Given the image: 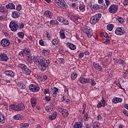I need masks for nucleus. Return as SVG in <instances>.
<instances>
[{
  "mask_svg": "<svg viewBox=\"0 0 128 128\" xmlns=\"http://www.w3.org/2000/svg\"><path fill=\"white\" fill-rule=\"evenodd\" d=\"M22 10V5L19 4L16 7V10Z\"/></svg>",
  "mask_w": 128,
  "mask_h": 128,
  "instance_id": "obj_63",
  "label": "nucleus"
},
{
  "mask_svg": "<svg viewBox=\"0 0 128 128\" xmlns=\"http://www.w3.org/2000/svg\"><path fill=\"white\" fill-rule=\"evenodd\" d=\"M39 44H40V46H44V40H40Z\"/></svg>",
  "mask_w": 128,
  "mask_h": 128,
  "instance_id": "obj_58",
  "label": "nucleus"
},
{
  "mask_svg": "<svg viewBox=\"0 0 128 128\" xmlns=\"http://www.w3.org/2000/svg\"><path fill=\"white\" fill-rule=\"evenodd\" d=\"M82 123L80 122H77L74 125V128H82Z\"/></svg>",
  "mask_w": 128,
  "mask_h": 128,
  "instance_id": "obj_28",
  "label": "nucleus"
},
{
  "mask_svg": "<svg viewBox=\"0 0 128 128\" xmlns=\"http://www.w3.org/2000/svg\"><path fill=\"white\" fill-rule=\"evenodd\" d=\"M24 49H23V51H21L20 52H19V56H21V58H22V56H24Z\"/></svg>",
  "mask_w": 128,
  "mask_h": 128,
  "instance_id": "obj_59",
  "label": "nucleus"
},
{
  "mask_svg": "<svg viewBox=\"0 0 128 128\" xmlns=\"http://www.w3.org/2000/svg\"><path fill=\"white\" fill-rule=\"evenodd\" d=\"M114 28V25L112 24H109L107 26L106 28L108 30H112V28Z\"/></svg>",
  "mask_w": 128,
  "mask_h": 128,
  "instance_id": "obj_41",
  "label": "nucleus"
},
{
  "mask_svg": "<svg viewBox=\"0 0 128 128\" xmlns=\"http://www.w3.org/2000/svg\"><path fill=\"white\" fill-rule=\"evenodd\" d=\"M34 64H38V68L40 70L41 72H44L46 70V68L50 63V60H46L44 57L40 56L38 58H35L34 59Z\"/></svg>",
  "mask_w": 128,
  "mask_h": 128,
  "instance_id": "obj_1",
  "label": "nucleus"
},
{
  "mask_svg": "<svg viewBox=\"0 0 128 128\" xmlns=\"http://www.w3.org/2000/svg\"><path fill=\"white\" fill-rule=\"evenodd\" d=\"M118 6L116 4H112L108 8L109 12L111 14H116V12H118Z\"/></svg>",
  "mask_w": 128,
  "mask_h": 128,
  "instance_id": "obj_7",
  "label": "nucleus"
},
{
  "mask_svg": "<svg viewBox=\"0 0 128 128\" xmlns=\"http://www.w3.org/2000/svg\"><path fill=\"white\" fill-rule=\"evenodd\" d=\"M123 4L124 6H128V0H124L123 1Z\"/></svg>",
  "mask_w": 128,
  "mask_h": 128,
  "instance_id": "obj_55",
  "label": "nucleus"
},
{
  "mask_svg": "<svg viewBox=\"0 0 128 128\" xmlns=\"http://www.w3.org/2000/svg\"><path fill=\"white\" fill-rule=\"evenodd\" d=\"M50 94L46 95L45 100H46V102H50Z\"/></svg>",
  "mask_w": 128,
  "mask_h": 128,
  "instance_id": "obj_51",
  "label": "nucleus"
},
{
  "mask_svg": "<svg viewBox=\"0 0 128 128\" xmlns=\"http://www.w3.org/2000/svg\"><path fill=\"white\" fill-rule=\"evenodd\" d=\"M24 23H20L18 24V27H17V30L18 28H19V30H22V28H24Z\"/></svg>",
  "mask_w": 128,
  "mask_h": 128,
  "instance_id": "obj_39",
  "label": "nucleus"
},
{
  "mask_svg": "<svg viewBox=\"0 0 128 128\" xmlns=\"http://www.w3.org/2000/svg\"><path fill=\"white\" fill-rule=\"evenodd\" d=\"M1 44L4 48L6 46H10V40L4 38L1 40Z\"/></svg>",
  "mask_w": 128,
  "mask_h": 128,
  "instance_id": "obj_13",
  "label": "nucleus"
},
{
  "mask_svg": "<svg viewBox=\"0 0 128 128\" xmlns=\"http://www.w3.org/2000/svg\"><path fill=\"white\" fill-rule=\"evenodd\" d=\"M62 24H64L65 26H68L70 24V22L67 20L64 19Z\"/></svg>",
  "mask_w": 128,
  "mask_h": 128,
  "instance_id": "obj_47",
  "label": "nucleus"
},
{
  "mask_svg": "<svg viewBox=\"0 0 128 128\" xmlns=\"http://www.w3.org/2000/svg\"><path fill=\"white\" fill-rule=\"evenodd\" d=\"M102 6H98L96 4H95L93 5L92 7V10H100V8H102Z\"/></svg>",
  "mask_w": 128,
  "mask_h": 128,
  "instance_id": "obj_27",
  "label": "nucleus"
},
{
  "mask_svg": "<svg viewBox=\"0 0 128 128\" xmlns=\"http://www.w3.org/2000/svg\"><path fill=\"white\" fill-rule=\"evenodd\" d=\"M8 10L5 8L4 6H0V12L2 14H6Z\"/></svg>",
  "mask_w": 128,
  "mask_h": 128,
  "instance_id": "obj_33",
  "label": "nucleus"
},
{
  "mask_svg": "<svg viewBox=\"0 0 128 128\" xmlns=\"http://www.w3.org/2000/svg\"><path fill=\"white\" fill-rule=\"evenodd\" d=\"M58 60L60 62L61 64H64V59L62 58H58Z\"/></svg>",
  "mask_w": 128,
  "mask_h": 128,
  "instance_id": "obj_49",
  "label": "nucleus"
},
{
  "mask_svg": "<svg viewBox=\"0 0 128 128\" xmlns=\"http://www.w3.org/2000/svg\"><path fill=\"white\" fill-rule=\"evenodd\" d=\"M6 76L10 78H14V72L12 70H6L4 72Z\"/></svg>",
  "mask_w": 128,
  "mask_h": 128,
  "instance_id": "obj_15",
  "label": "nucleus"
},
{
  "mask_svg": "<svg viewBox=\"0 0 128 128\" xmlns=\"http://www.w3.org/2000/svg\"><path fill=\"white\" fill-rule=\"evenodd\" d=\"M79 18L78 16H71V20H73V22H76V20H78Z\"/></svg>",
  "mask_w": 128,
  "mask_h": 128,
  "instance_id": "obj_42",
  "label": "nucleus"
},
{
  "mask_svg": "<svg viewBox=\"0 0 128 128\" xmlns=\"http://www.w3.org/2000/svg\"><path fill=\"white\" fill-rule=\"evenodd\" d=\"M66 46H68V48H70V50H74L76 48V46L74 44L70 43H68Z\"/></svg>",
  "mask_w": 128,
  "mask_h": 128,
  "instance_id": "obj_29",
  "label": "nucleus"
},
{
  "mask_svg": "<svg viewBox=\"0 0 128 128\" xmlns=\"http://www.w3.org/2000/svg\"><path fill=\"white\" fill-rule=\"evenodd\" d=\"M52 96L56 98V95L58 93V89L56 87H54L52 88Z\"/></svg>",
  "mask_w": 128,
  "mask_h": 128,
  "instance_id": "obj_18",
  "label": "nucleus"
},
{
  "mask_svg": "<svg viewBox=\"0 0 128 128\" xmlns=\"http://www.w3.org/2000/svg\"><path fill=\"white\" fill-rule=\"evenodd\" d=\"M79 10L80 12H84L86 10V6L84 3H80L79 5Z\"/></svg>",
  "mask_w": 128,
  "mask_h": 128,
  "instance_id": "obj_26",
  "label": "nucleus"
},
{
  "mask_svg": "<svg viewBox=\"0 0 128 128\" xmlns=\"http://www.w3.org/2000/svg\"><path fill=\"white\" fill-rule=\"evenodd\" d=\"M116 20H118V22L120 24H124V18L120 16H117Z\"/></svg>",
  "mask_w": 128,
  "mask_h": 128,
  "instance_id": "obj_40",
  "label": "nucleus"
},
{
  "mask_svg": "<svg viewBox=\"0 0 128 128\" xmlns=\"http://www.w3.org/2000/svg\"><path fill=\"white\" fill-rule=\"evenodd\" d=\"M60 37L62 40H64L66 38V34L62 30L60 32Z\"/></svg>",
  "mask_w": 128,
  "mask_h": 128,
  "instance_id": "obj_30",
  "label": "nucleus"
},
{
  "mask_svg": "<svg viewBox=\"0 0 128 128\" xmlns=\"http://www.w3.org/2000/svg\"><path fill=\"white\" fill-rule=\"evenodd\" d=\"M90 82H89L90 84V86H94L96 84V81H94V80L92 78H90Z\"/></svg>",
  "mask_w": 128,
  "mask_h": 128,
  "instance_id": "obj_36",
  "label": "nucleus"
},
{
  "mask_svg": "<svg viewBox=\"0 0 128 128\" xmlns=\"http://www.w3.org/2000/svg\"><path fill=\"white\" fill-rule=\"evenodd\" d=\"M6 8L7 10H15L16 6L13 3H9L6 5Z\"/></svg>",
  "mask_w": 128,
  "mask_h": 128,
  "instance_id": "obj_17",
  "label": "nucleus"
},
{
  "mask_svg": "<svg viewBox=\"0 0 128 128\" xmlns=\"http://www.w3.org/2000/svg\"><path fill=\"white\" fill-rule=\"evenodd\" d=\"M29 88L31 92H38L40 90V86L34 84H32L30 86Z\"/></svg>",
  "mask_w": 128,
  "mask_h": 128,
  "instance_id": "obj_8",
  "label": "nucleus"
},
{
  "mask_svg": "<svg viewBox=\"0 0 128 128\" xmlns=\"http://www.w3.org/2000/svg\"><path fill=\"white\" fill-rule=\"evenodd\" d=\"M10 108L13 110H16V112H20L21 110H24L26 107L24 104H23L20 103L18 104H12L10 106Z\"/></svg>",
  "mask_w": 128,
  "mask_h": 128,
  "instance_id": "obj_2",
  "label": "nucleus"
},
{
  "mask_svg": "<svg viewBox=\"0 0 128 128\" xmlns=\"http://www.w3.org/2000/svg\"><path fill=\"white\" fill-rule=\"evenodd\" d=\"M58 112H61L64 118H68V110L62 108H59Z\"/></svg>",
  "mask_w": 128,
  "mask_h": 128,
  "instance_id": "obj_10",
  "label": "nucleus"
},
{
  "mask_svg": "<svg viewBox=\"0 0 128 128\" xmlns=\"http://www.w3.org/2000/svg\"><path fill=\"white\" fill-rule=\"evenodd\" d=\"M100 18H102V14H100L94 15L90 18V24H96L100 20Z\"/></svg>",
  "mask_w": 128,
  "mask_h": 128,
  "instance_id": "obj_3",
  "label": "nucleus"
},
{
  "mask_svg": "<svg viewBox=\"0 0 128 128\" xmlns=\"http://www.w3.org/2000/svg\"><path fill=\"white\" fill-rule=\"evenodd\" d=\"M79 82L81 84H84V78H81L78 79Z\"/></svg>",
  "mask_w": 128,
  "mask_h": 128,
  "instance_id": "obj_54",
  "label": "nucleus"
},
{
  "mask_svg": "<svg viewBox=\"0 0 128 128\" xmlns=\"http://www.w3.org/2000/svg\"><path fill=\"white\" fill-rule=\"evenodd\" d=\"M72 7L74 8H76V10H78V8L76 7V3L74 2L72 4Z\"/></svg>",
  "mask_w": 128,
  "mask_h": 128,
  "instance_id": "obj_57",
  "label": "nucleus"
},
{
  "mask_svg": "<svg viewBox=\"0 0 128 128\" xmlns=\"http://www.w3.org/2000/svg\"><path fill=\"white\" fill-rule=\"evenodd\" d=\"M38 82H42V77L39 76L38 77Z\"/></svg>",
  "mask_w": 128,
  "mask_h": 128,
  "instance_id": "obj_64",
  "label": "nucleus"
},
{
  "mask_svg": "<svg viewBox=\"0 0 128 128\" xmlns=\"http://www.w3.org/2000/svg\"><path fill=\"white\" fill-rule=\"evenodd\" d=\"M18 67L20 68H22V72H24V69L26 68L27 66L24 64H18Z\"/></svg>",
  "mask_w": 128,
  "mask_h": 128,
  "instance_id": "obj_34",
  "label": "nucleus"
},
{
  "mask_svg": "<svg viewBox=\"0 0 128 128\" xmlns=\"http://www.w3.org/2000/svg\"><path fill=\"white\" fill-rule=\"evenodd\" d=\"M0 62H6L8 60V55L4 52L0 54Z\"/></svg>",
  "mask_w": 128,
  "mask_h": 128,
  "instance_id": "obj_11",
  "label": "nucleus"
},
{
  "mask_svg": "<svg viewBox=\"0 0 128 128\" xmlns=\"http://www.w3.org/2000/svg\"><path fill=\"white\" fill-rule=\"evenodd\" d=\"M45 110L48 112H50L52 110V108H50V106H46Z\"/></svg>",
  "mask_w": 128,
  "mask_h": 128,
  "instance_id": "obj_46",
  "label": "nucleus"
},
{
  "mask_svg": "<svg viewBox=\"0 0 128 128\" xmlns=\"http://www.w3.org/2000/svg\"><path fill=\"white\" fill-rule=\"evenodd\" d=\"M18 22L16 20L12 21L9 26L12 32H16L18 30Z\"/></svg>",
  "mask_w": 128,
  "mask_h": 128,
  "instance_id": "obj_6",
  "label": "nucleus"
},
{
  "mask_svg": "<svg viewBox=\"0 0 128 128\" xmlns=\"http://www.w3.org/2000/svg\"><path fill=\"white\" fill-rule=\"evenodd\" d=\"M102 106H106V100L104 98H102V100L97 105L98 108H100Z\"/></svg>",
  "mask_w": 128,
  "mask_h": 128,
  "instance_id": "obj_16",
  "label": "nucleus"
},
{
  "mask_svg": "<svg viewBox=\"0 0 128 128\" xmlns=\"http://www.w3.org/2000/svg\"><path fill=\"white\" fill-rule=\"evenodd\" d=\"M44 16H46V18H52V13L50 10H46L44 12Z\"/></svg>",
  "mask_w": 128,
  "mask_h": 128,
  "instance_id": "obj_19",
  "label": "nucleus"
},
{
  "mask_svg": "<svg viewBox=\"0 0 128 128\" xmlns=\"http://www.w3.org/2000/svg\"><path fill=\"white\" fill-rule=\"evenodd\" d=\"M18 36H19V38H24V34L23 32H18Z\"/></svg>",
  "mask_w": 128,
  "mask_h": 128,
  "instance_id": "obj_43",
  "label": "nucleus"
},
{
  "mask_svg": "<svg viewBox=\"0 0 128 128\" xmlns=\"http://www.w3.org/2000/svg\"><path fill=\"white\" fill-rule=\"evenodd\" d=\"M58 116V112H54L52 116H49V120H54L56 118V116Z\"/></svg>",
  "mask_w": 128,
  "mask_h": 128,
  "instance_id": "obj_25",
  "label": "nucleus"
},
{
  "mask_svg": "<svg viewBox=\"0 0 128 128\" xmlns=\"http://www.w3.org/2000/svg\"><path fill=\"white\" fill-rule=\"evenodd\" d=\"M90 78H84V84H90Z\"/></svg>",
  "mask_w": 128,
  "mask_h": 128,
  "instance_id": "obj_53",
  "label": "nucleus"
},
{
  "mask_svg": "<svg viewBox=\"0 0 128 128\" xmlns=\"http://www.w3.org/2000/svg\"><path fill=\"white\" fill-rule=\"evenodd\" d=\"M14 120H24V116L18 114L14 116Z\"/></svg>",
  "mask_w": 128,
  "mask_h": 128,
  "instance_id": "obj_21",
  "label": "nucleus"
},
{
  "mask_svg": "<svg viewBox=\"0 0 128 128\" xmlns=\"http://www.w3.org/2000/svg\"><path fill=\"white\" fill-rule=\"evenodd\" d=\"M24 74H26V76H30V74H32V70L28 68V66L26 67V68L24 69L23 71Z\"/></svg>",
  "mask_w": 128,
  "mask_h": 128,
  "instance_id": "obj_24",
  "label": "nucleus"
},
{
  "mask_svg": "<svg viewBox=\"0 0 128 128\" xmlns=\"http://www.w3.org/2000/svg\"><path fill=\"white\" fill-rule=\"evenodd\" d=\"M20 13L18 12L14 11L12 12V16L14 18H18L20 17Z\"/></svg>",
  "mask_w": 128,
  "mask_h": 128,
  "instance_id": "obj_20",
  "label": "nucleus"
},
{
  "mask_svg": "<svg viewBox=\"0 0 128 128\" xmlns=\"http://www.w3.org/2000/svg\"><path fill=\"white\" fill-rule=\"evenodd\" d=\"M77 77L78 74H76V72L72 73L71 74V78L72 80H76V78Z\"/></svg>",
  "mask_w": 128,
  "mask_h": 128,
  "instance_id": "obj_37",
  "label": "nucleus"
},
{
  "mask_svg": "<svg viewBox=\"0 0 128 128\" xmlns=\"http://www.w3.org/2000/svg\"><path fill=\"white\" fill-rule=\"evenodd\" d=\"M27 62L28 64H32V56L30 57H27Z\"/></svg>",
  "mask_w": 128,
  "mask_h": 128,
  "instance_id": "obj_44",
  "label": "nucleus"
},
{
  "mask_svg": "<svg viewBox=\"0 0 128 128\" xmlns=\"http://www.w3.org/2000/svg\"><path fill=\"white\" fill-rule=\"evenodd\" d=\"M6 20V16H0V20Z\"/></svg>",
  "mask_w": 128,
  "mask_h": 128,
  "instance_id": "obj_61",
  "label": "nucleus"
},
{
  "mask_svg": "<svg viewBox=\"0 0 128 128\" xmlns=\"http://www.w3.org/2000/svg\"><path fill=\"white\" fill-rule=\"evenodd\" d=\"M64 18H62V16H58L57 18V20L58 22H62H62H64Z\"/></svg>",
  "mask_w": 128,
  "mask_h": 128,
  "instance_id": "obj_50",
  "label": "nucleus"
},
{
  "mask_svg": "<svg viewBox=\"0 0 128 128\" xmlns=\"http://www.w3.org/2000/svg\"><path fill=\"white\" fill-rule=\"evenodd\" d=\"M50 26H58V22L56 20H50Z\"/></svg>",
  "mask_w": 128,
  "mask_h": 128,
  "instance_id": "obj_32",
  "label": "nucleus"
},
{
  "mask_svg": "<svg viewBox=\"0 0 128 128\" xmlns=\"http://www.w3.org/2000/svg\"><path fill=\"white\" fill-rule=\"evenodd\" d=\"M6 120H4V115L0 112V124H4Z\"/></svg>",
  "mask_w": 128,
  "mask_h": 128,
  "instance_id": "obj_31",
  "label": "nucleus"
},
{
  "mask_svg": "<svg viewBox=\"0 0 128 128\" xmlns=\"http://www.w3.org/2000/svg\"><path fill=\"white\" fill-rule=\"evenodd\" d=\"M112 102L114 104H118V102H122V98L116 97L112 99Z\"/></svg>",
  "mask_w": 128,
  "mask_h": 128,
  "instance_id": "obj_23",
  "label": "nucleus"
},
{
  "mask_svg": "<svg viewBox=\"0 0 128 128\" xmlns=\"http://www.w3.org/2000/svg\"><path fill=\"white\" fill-rule=\"evenodd\" d=\"M56 2L58 6L64 8V10H66L68 8V5L64 2V0H56Z\"/></svg>",
  "mask_w": 128,
  "mask_h": 128,
  "instance_id": "obj_5",
  "label": "nucleus"
},
{
  "mask_svg": "<svg viewBox=\"0 0 128 128\" xmlns=\"http://www.w3.org/2000/svg\"><path fill=\"white\" fill-rule=\"evenodd\" d=\"M30 102L32 108H34L36 104V98L32 97L30 99Z\"/></svg>",
  "mask_w": 128,
  "mask_h": 128,
  "instance_id": "obj_22",
  "label": "nucleus"
},
{
  "mask_svg": "<svg viewBox=\"0 0 128 128\" xmlns=\"http://www.w3.org/2000/svg\"><path fill=\"white\" fill-rule=\"evenodd\" d=\"M84 120L88 119V113H86L84 114Z\"/></svg>",
  "mask_w": 128,
  "mask_h": 128,
  "instance_id": "obj_60",
  "label": "nucleus"
},
{
  "mask_svg": "<svg viewBox=\"0 0 128 128\" xmlns=\"http://www.w3.org/2000/svg\"><path fill=\"white\" fill-rule=\"evenodd\" d=\"M82 30L84 34H87L88 38H92V34H94V32H92V30L90 27L84 26L82 28Z\"/></svg>",
  "mask_w": 128,
  "mask_h": 128,
  "instance_id": "obj_4",
  "label": "nucleus"
},
{
  "mask_svg": "<svg viewBox=\"0 0 128 128\" xmlns=\"http://www.w3.org/2000/svg\"><path fill=\"white\" fill-rule=\"evenodd\" d=\"M58 41L56 39V38L52 39V46H56V44H58Z\"/></svg>",
  "mask_w": 128,
  "mask_h": 128,
  "instance_id": "obj_45",
  "label": "nucleus"
},
{
  "mask_svg": "<svg viewBox=\"0 0 128 128\" xmlns=\"http://www.w3.org/2000/svg\"><path fill=\"white\" fill-rule=\"evenodd\" d=\"M118 64H120V66H122L123 68H124L126 66V62H124V61L123 60H122V59H120L118 62Z\"/></svg>",
  "mask_w": 128,
  "mask_h": 128,
  "instance_id": "obj_35",
  "label": "nucleus"
},
{
  "mask_svg": "<svg viewBox=\"0 0 128 128\" xmlns=\"http://www.w3.org/2000/svg\"><path fill=\"white\" fill-rule=\"evenodd\" d=\"M43 52H44V54H45L46 56H48V54H50V52H48V50H43Z\"/></svg>",
  "mask_w": 128,
  "mask_h": 128,
  "instance_id": "obj_56",
  "label": "nucleus"
},
{
  "mask_svg": "<svg viewBox=\"0 0 128 128\" xmlns=\"http://www.w3.org/2000/svg\"><path fill=\"white\" fill-rule=\"evenodd\" d=\"M112 74H109L107 77V80H112Z\"/></svg>",
  "mask_w": 128,
  "mask_h": 128,
  "instance_id": "obj_62",
  "label": "nucleus"
},
{
  "mask_svg": "<svg viewBox=\"0 0 128 128\" xmlns=\"http://www.w3.org/2000/svg\"><path fill=\"white\" fill-rule=\"evenodd\" d=\"M3 33L4 34V36H6V38H8L10 36V34H8V32L6 30H4Z\"/></svg>",
  "mask_w": 128,
  "mask_h": 128,
  "instance_id": "obj_52",
  "label": "nucleus"
},
{
  "mask_svg": "<svg viewBox=\"0 0 128 128\" xmlns=\"http://www.w3.org/2000/svg\"><path fill=\"white\" fill-rule=\"evenodd\" d=\"M29 126L30 125L28 123H22L20 124V126L22 128H28Z\"/></svg>",
  "mask_w": 128,
  "mask_h": 128,
  "instance_id": "obj_38",
  "label": "nucleus"
},
{
  "mask_svg": "<svg viewBox=\"0 0 128 128\" xmlns=\"http://www.w3.org/2000/svg\"><path fill=\"white\" fill-rule=\"evenodd\" d=\"M115 34L118 36H122L126 34V31H124V28H118L115 30Z\"/></svg>",
  "mask_w": 128,
  "mask_h": 128,
  "instance_id": "obj_9",
  "label": "nucleus"
},
{
  "mask_svg": "<svg viewBox=\"0 0 128 128\" xmlns=\"http://www.w3.org/2000/svg\"><path fill=\"white\" fill-rule=\"evenodd\" d=\"M24 52L26 54V58H30V56H32V54L30 50V48H26L24 49Z\"/></svg>",
  "mask_w": 128,
  "mask_h": 128,
  "instance_id": "obj_14",
  "label": "nucleus"
},
{
  "mask_svg": "<svg viewBox=\"0 0 128 128\" xmlns=\"http://www.w3.org/2000/svg\"><path fill=\"white\" fill-rule=\"evenodd\" d=\"M93 66L95 70H98V72H102V68L100 66V64L98 63H96L95 62H93Z\"/></svg>",
  "mask_w": 128,
  "mask_h": 128,
  "instance_id": "obj_12",
  "label": "nucleus"
},
{
  "mask_svg": "<svg viewBox=\"0 0 128 128\" xmlns=\"http://www.w3.org/2000/svg\"><path fill=\"white\" fill-rule=\"evenodd\" d=\"M44 94L46 96L47 94L50 95V90L48 88H46L44 90Z\"/></svg>",
  "mask_w": 128,
  "mask_h": 128,
  "instance_id": "obj_48",
  "label": "nucleus"
}]
</instances>
